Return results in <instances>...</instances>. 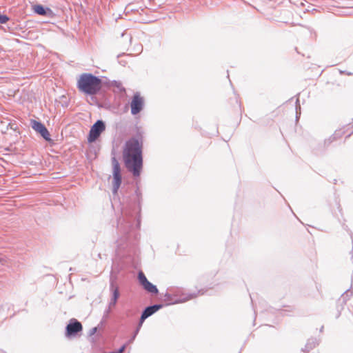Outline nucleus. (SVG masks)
Segmentation results:
<instances>
[{
  "label": "nucleus",
  "instance_id": "obj_1",
  "mask_svg": "<svg viewBox=\"0 0 353 353\" xmlns=\"http://www.w3.org/2000/svg\"><path fill=\"white\" fill-rule=\"evenodd\" d=\"M143 139L132 137L128 139L123 148V160L125 168L134 176H139L143 168Z\"/></svg>",
  "mask_w": 353,
  "mask_h": 353
},
{
  "label": "nucleus",
  "instance_id": "obj_2",
  "mask_svg": "<svg viewBox=\"0 0 353 353\" xmlns=\"http://www.w3.org/2000/svg\"><path fill=\"white\" fill-rule=\"evenodd\" d=\"M77 88L79 91L86 94L94 95L101 90L102 81L92 74L83 73L77 81Z\"/></svg>",
  "mask_w": 353,
  "mask_h": 353
},
{
  "label": "nucleus",
  "instance_id": "obj_3",
  "mask_svg": "<svg viewBox=\"0 0 353 353\" xmlns=\"http://www.w3.org/2000/svg\"><path fill=\"white\" fill-rule=\"evenodd\" d=\"M113 192L116 194L121 183V167L116 157L112 158Z\"/></svg>",
  "mask_w": 353,
  "mask_h": 353
},
{
  "label": "nucleus",
  "instance_id": "obj_4",
  "mask_svg": "<svg viewBox=\"0 0 353 353\" xmlns=\"http://www.w3.org/2000/svg\"><path fill=\"white\" fill-rule=\"evenodd\" d=\"M105 125L104 123L99 120L97 121L90 128L88 141L89 143L94 142L101 135V134L105 130Z\"/></svg>",
  "mask_w": 353,
  "mask_h": 353
},
{
  "label": "nucleus",
  "instance_id": "obj_5",
  "mask_svg": "<svg viewBox=\"0 0 353 353\" xmlns=\"http://www.w3.org/2000/svg\"><path fill=\"white\" fill-rule=\"evenodd\" d=\"M144 105V98L140 93H135L130 103L131 113L134 115L139 113Z\"/></svg>",
  "mask_w": 353,
  "mask_h": 353
},
{
  "label": "nucleus",
  "instance_id": "obj_6",
  "mask_svg": "<svg viewBox=\"0 0 353 353\" xmlns=\"http://www.w3.org/2000/svg\"><path fill=\"white\" fill-rule=\"evenodd\" d=\"M353 133V125L347 124L335 130L332 135V140L335 141L343 137H349Z\"/></svg>",
  "mask_w": 353,
  "mask_h": 353
},
{
  "label": "nucleus",
  "instance_id": "obj_7",
  "mask_svg": "<svg viewBox=\"0 0 353 353\" xmlns=\"http://www.w3.org/2000/svg\"><path fill=\"white\" fill-rule=\"evenodd\" d=\"M83 326L81 323L76 319H72L66 326L65 334L67 336L76 335L78 332L82 331Z\"/></svg>",
  "mask_w": 353,
  "mask_h": 353
},
{
  "label": "nucleus",
  "instance_id": "obj_8",
  "mask_svg": "<svg viewBox=\"0 0 353 353\" xmlns=\"http://www.w3.org/2000/svg\"><path fill=\"white\" fill-rule=\"evenodd\" d=\"M32 128L39 133L46 140H50V134L45 125L36 120H31Z\"/></svg>",
  "mask_w": 353,
  "mask_h": 353
},
{
  "label": "nucleus",
  "instance_id": "obj_9",
  "mask_svg": "<svg viewBox=\"0 0 353 353\" xmlns=\"http://www.w3.org/2000/svg\"><path fill=\"white\" fill-rule=\"evenodd\" d=\"M138 279L144 289L151 293H157L158 290L155 285L149 282L143 272H139Z\"/></svg>",
  "mask_w": 353,
  "mask_h": 353
},
{
  "label": "nucleus",
  "instance_id": "obj_10",
  "mask_svg": "<svg viewBox=\"0 0 353 353\" xmlns=\"http://www.w3.org/2000/svg\"><path fill=\"white\" fill-rule=\"evenodd\" d=\"M161 307V305H154L152 306L148 307L142 313L140 320L139 325L141 326L145 319L153 314L159 309Z\"/></svg>",
  "mask_w": 353,
  "mask_h": 353
},
{
  "label": "nucleus",
  "instance_id": "obj_11",
  "mask_svg": "<svg viewBox=\"0 0 353 353\" xmlns=\"http://www.w3.org/2000/svg\"><path fill=\"white\" fill-rule=\"evenodd\" d=\"M33 11L41 16H46L48 14V12H51L49 8L46 9L43 6L40 4L34 5L32 6Z\"/></svg>",
  "mask_w": 353,
  "mask_h": 353
},
{
  "label": "nucleus",
  "instance_id": "obj_12",
  "mask_svg": "<svg viewBox=\"0 0 353 353\" xmlns=\"http://www.w3.org/2000/svg\"><path fill=\"white\" fill-rule=\"evenodd\" d=\"M119 297V292L117 287L114 288L113 290V297H112V303L113 305H115L117 299Z\"/></svg>",
  "mask_w": 353,
  "mask_h": 353
},
{
  "label": "nucleus",
  "instance_id": "obj_13",
  "mask_svg": "<svg viewBox=\"0 0 353 353\" xmlns=\"http://www.w3.org/2000/svg\"><path fill=\"white\" fill-rule=\"evenodd\" d=\"M8 21V17L6 15L0 14V22L1 23H5Z\"/></svg>",
  "mask_w": 353,
  "mask_h": 353
},
{
  "label": "nucleus",
  "instance_id": "obj_14",
  "mask_svg": "<svg viewBox=\"0 0 353 353\" xmlns=\"http://www.w3.org/2000/svg\"><path fill=\"white\" fill-rule=\"evenodd\" d=\"M125 345L122 346L117 353H122L125 350Z\"/></svg>",
  "mask_w": 353,
  "mask_h": 353
}]
</instances>
